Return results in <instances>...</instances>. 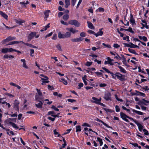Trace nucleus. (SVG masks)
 <instances>
[{
    "label": "nucleus",
    "instance_id": "e2e57ef3",
    "mask_svg": "<svg viewBox=\"0 0 149 149\" xmlns=\"http://www.w3.org/2000/svg\"><path fill=\"white\" fill-rule=\"evenodd\" d=\"M83 84L82 83H79L78 84L79 87L78 88L79 89H80L81 87L83 86Z\"/></svg>",
    "mask_w": 149,
    "mask_h": 149
},
{
    "label": "nucleus",
    "instance_id": "4468645a",
    "mask_svg": "<svg viewBox=\"0 0 149 149\" xmlns=\"http://www.w3.org/2000/svg\"><path fill=\"white\" fill-rule=\"evenodd\" d=\"M135 124L138 126L139 131L140 132H142V130H143V126L138 121L137 122H136Z\"/></svg>",
    "mask_w": 149,
    "mask_h": 149
},
{
    "label": "nucleus",
    "instance_id": "774afa93",
    "mask_svg": "<svg viewBox=\"0 0 149 149\" xmlns=\"http://www.w3.org/2000/svg\"><path fill=\"white\" fill-rule=\"evenodd\" d=\"M80 36L82 37H85L86 36V33L84 32H82L80 33Z\"/></svg>",
    "mask_w": 149,
    "mask_h": 149
},
{
    "label": "nucleus",
    "instance_id": "680f3d73",
    "mask_svg": "<svg viewBox=\"0 0 149 149\" xmlns=\"http://www.w3.org/2000/svg\"><path fill=\"white\" fill-rule=\"evenodd\" d=\"M36 90H37V92H38V95L40 96L41 97L42 95V93H41V92H40V90H39L38 89H36Z\"/></svg>",
    "mask_w": 149,
    "mask_h": 149
},
{
    "label": "nucleus",
    "instance_id": "58836bf2",
    "mask_svg": "<svg viewBox=\"0 0 149 149\" xmlns=\"http://www.w3.org/2000/svg\"><path fill=\"white\" fill-rule=\"evenodd\" d=\"M1 52L2 53H6L7 52H8V48H3L2 49Z\"/></svg>",
    "mask_w": 149,
    "mask_h": 149
},
{
    "label": "nucleus",
    "instance_id": "cd10ccee",
    "mask_svg": "<svg viewBox=\"0 0 149 149\" xmlns=\"http://www.w3.org/2000/svg\"><path fill=\"white\" fill-rule=\"evenodd\" d=\"M87 76L86 75H84L82 78V80L85 85H87V83L86 81Z\"/></svg>",
    "mask_w": 149,
    "mask_h": 149
},
{
    "label": "nucleus",
    "instance_id": "20e7f679",
    "mask_svg": "<svg viewBox=\"0 0 149 149\" xmlns=\"http://www.w3.org/2000/svg\"><path fill=\"white\" fill-rule=\"evenodd\" d=\"M104 98L106 100H111V95L110 92H109L105 93L104 97Z\"/></svg>",
    "mask_w": 149,
    "mask_h": 149
},
{
    "label": "nucleus",
    "instance_id": "864d4df0",
    "mask_svg": "<svg viewBox=\"0 0 149 149\" xmlns=\"http://www.w3.org/2000/svg\"><path fill=\"white\" fill-rule=\"evenodd\" d=\"M16 49H13L12 48H8V52L16 51Z\"/></svg>",
    "mask_w": 149,
    "mask_h": 149
},
{
    "label": "nucleus",
    "instance_id": "39448f33",
    "mask_svg": "<svg viewBox=\"0 0 149 149\" xmlns=\"http://www.w3.org/2000/svg\"><path fill=\"white\" fill-rule=\"evenodd\" d=\"M15 38L14 37L9 36L6 39L3 40L2 41V43L3 44H6V42H8L11 40L15 39Z\"/></svg>",
    "mask_w": 149,
    "mask_h": 149
},
{
    "label": "nucleus",
    "instance_id": "f8f14e48",
    "mask_svg": "<svg viewBox=\"0 0 149 149\" xmlns=\"http://www.w3.org/2000/svg\"><path fill=\"white\" fill-rule=\"evenodd\" d=\"M59 113H58L56 115L55 114V112L53 111H49L47 115H51L52 116L56 118V117H58V114Z\"/></svg>",
    "mask_w": 149,
    "mask_h": 149
},
{
    "label": "nucleus",
    "instance_id": "6ab92c4d",
    "mask_svg": "<svg viewBox=\"0 0 149 149\" xmlns=\"http://www.w3.org/2000/svg\"><path fill=\"white\" fill-rule=\"evenodd\" d=\"M113 61V60L111 59L108 61H105L104 62V64L105 65L110 64V65H114V63L112 62V61Z\"/></svg>",
    "mask_w": 149,
    "mask_h": 149
},
{
    "label": "nucleus",
    "instance_id": "9b49d317",
    "mask_svg": "<svg viewBox=\"0 0 149 149\" xmlns=\"http://www.w3.org/2000/svg\"><path fill=\"white\" fill-rule=\"evenodd\" d=\"M131 110L133 112V114L134 115H135V113L139 115H143L144 114V113L141 111H137L135 109H132V108L131 109Z\"/></svg>",
    "mask_w": 149,
    "mask_h": 149
},
{
    "label": "nucleus",
    "instance_id": "69168bd1",
    "mask_svg": "<svg viewBox=\"0 0 149 149\" xmlns=\"http://www.w3.org/2000/svg\"><path fill=\"white\" fill-rule=\"evenodd\" d=\"M52 108L53 109L55 110L56 111H59V109H58L56 107H55L54 106H52Z\"/></svg>",
    "mask_w": 149,
    "mask_h": 149
},
{
    "label": "nucleus",
    "instance_id": "bb28decb",
    "mask_svg": "<svg viewBox=\"0 0 149 149\" xmlns=\"http://www.w3.org/2000/svg\"><path fill=\"white\" fill-rule=\"evenodd\" d=\"M87 23H88V26L89 27V28L91 29H94V26L92 24L91 22H87Z\"/></svg>",
    "mask_w": 149,
    "mask_h": 149
},
{
    "label": "nucleus",
    "instance_id": "4c0bfd02",
    "mask_svg": "<svg viewBox=\"0 0 149 149\" xmlns=\"http://www.w3.org/2000/svg\"><path fill=\"white\" fill-rule=\"evenodd\" d=\"M71 35V33L70 32H67L65 34V37L69 38L70 37Z\"/></svg>",
    "mask_w": 149,
    "mask_h": 149
},
{
    "label": "nucleus",
    "instance_id": "c756f323",
    "mask_svg": "<svg viewBox=\"0 0 149 149\" xmlns=\"http://www.w3.org/2000/svg\"><path fill=\"white\" fill-rule=\"evenodd\" d=\"M39 101V103L38 104H36V105L37 107L41 108L42 107V105L43 104L42 102L40 101Z\"/></svg>",
    "mask_w": 149,
    "mask_h": 149
},
{
    "label": "nucleus",
    "instance_id": "4d7b16f0",
    "mask_svg": "<svg viewBox=\"0 0 149 149\" xmlns=\"http://www.w3.org/2000/svg\"><path fill=\"white\" fill-rule=\"evenodd\" d=\"M30 56H33V54L34 52V50L33 49H30Z\"/></svg>",
    "mask_w": 149,
    "mask_h": 149
},
{
    "label": "nucleus",
    "instance_id": "052dcab7",
    "mask_svg": "<svg viewBox=\"0 0 149 149\" xmlns=\"http://www.w3.org/2000/svg\"><path fill=\"white\" fill-rule=\"evenodd\" d=\"M92 62H91L88 61L86 63V65L87 66H89L92 64Z\"/></svg>",
    "mask_w": 149,
    "mask_h": 149
},
{
    "label": "nucleus",
    "instance_id": "a19ab883",
    "mask_svg": "<svg viewBox=\"0 0 149 149\" xmlns=\"http://www.w3.org/2000/svg\"><path fill=\"white\" fill-rule=\"evenodd\" d=\"M125 31H129L132 33H134V31L132 30V29L130 27H129L128 29H126Z\"/></svg>",
    "mask_w": 149,
    "mask_h": 149
},
{
    "label": "nucleus",
    "instance_id": "1a4fd4ad",
    "mask_svg": "<svg viewBox=\"0 0 149 149\" xmlns=\"http://www.w3.org/2000/svg\"><path fill=\"white\" fill-rule=\"evenodd\" d=\"M41 79L42 82V85L45 84L49 82L48 80L49 78L47 76H45V77H42L41 78Z\"/></svg>",
    "mask_w": 149,
    "mask_h": 149
},
{
    "label": "nucleus",
    "instance_id": "de8ad7c7",
    "mask_svg": "<svg viewBox=\"0 0 149 149\" xmlns=\"http://www.w3.org/2000/svg\"><path fill=\"white\" fill-rule=\"evenodd\" d=\"M56 47L57 48V49L59 50L60 51H62V49H61V46L60 44H58L56 46Z\"/></svg>",
    "mask_w": 149,
    "mask_h": 149
},
{
    "label": "nucleus",
    "instance_id": "bf43d9fd",
    "mask_svg": "<svg viewBox=\"0 0 149 149\" xmlns=\"http://www.w3.org/2000/svg\"><path fill=\"white\" fill-rule=\"evenodd\" d=\"M115 98H116V99L118 101H120V102H122L123 101L121 99H119V98H118L116 95H115Z\"/></svg>",
    "mask_w": 149,
    "mask_h": 149
},
{
    "label": "nucleus",
    "instance_id": "6e6d98bb",
    "mask_svg": "<svg viewBox=\"0 0 149 149\" xmlns=\"http://www.w3.org/2000/svg\"><path fill=\"white\" fill-rule=\"evenodd\" d=\"M6 104V105L8 106V108H9L10 107V105L9 103H7L5 101H3L2 103V104Z\"/></svg>",
    "mask_w": 149,
    "mask_h": 149
},
{
    "label": "nucleus",
    "instance_id": "423d86ee",
    "mask_svg": "<svg viewBox=\"0 0 149 149\" xmlns=\"http://www.w3.org/2000/svg\"><path fill=\"white\" fill-rule=\"evenodd\" d=\"M124 44L125 46L127 47H130L132 48H139V47L138 46L135 45L131 42H129L128 44L124 43Z\"/></svg>",
    "mask_w": 149,
    "mask_h": 149
},
{
    "label": "nucleus",
    "instance_id": "09e8293b",
    "mask_svg": "<svg viewBox=\"0 0 149 149\" xmlns=\"http://www.w3.org/2000/svg\"><path fill=\"white\" fill-rule=\"evenodd\" d=\"M142 131L143 132L145 135H149L148 131L146 130L143 129Z\"/></svg>",
    "mask_w": 149,
    "mask_h": 149
},
{
    "label": "nucleus",
    "instance_id": "8fccbe9b",
    "mask_svg": "<svg viewBox=\"0 0 149 149\" xmlns=\"http://www.w3.org/2000/svg\"><path fill=\"white\" fill-rule=\"evenodd\" d=\"M26 45H27L28 46H29L30 47H33V48H37V47L36 46L33 45H31V44L27 43L26 44Z\"/></svg>",
    "mask_w": 149,
    "mask_h": 149
},
{
    "label": "nucleus",
    "instance_id": "6e6552de",
    "mask_svg": "<svg viewBox=\"0 0 149 149\" xmlns=\"http://www.w3.org/2000/svg\"><path fill=\"white\" fill-rule=\"evenodd\" d=\"M120 116L121 118L122 119L125 121L126 122H129V120L127 119V118H128V116L126 115L124 113L122 112L120 113Z\"/></svg>",
    "mask_w": 149,
    "mask_h": 149
},
{
    "label": "nucleus",
    "instance_id": "5701e85b",
    "mask_svg": "<svg viewBox=\"0 0 149 149\" xmlns=\"http://www.w3.org/2000/svg\"><path fill=\"white\" fill-rule=\"evenodd\" d=\"M58 36L59 38H65V34L62 33L61 32H59L58 34Z\"/></svg>",
    "mask_w": 149,
    "mask_h": 149
},
{
    "label": "nucleus",
    "instance_id": "13d9d810",
    "mask_svg": "<svg viewBox=\"0 0 149 149\" xmlns=\"http://www.w3.org/2000/svg\"><path fill=\"white\" fill-rule=\"evenodd\" d=\"M113 47L116 48H119L120 46L117 44H114L113 45Z\"/></svg>",
    "mask_w": 149,
    "mask_h": 149
},
{
    "label": "nucleus",
    "instance_id": "a211bd4d",
    "mask_svg": "<svg viewBox=\"0 0 149 149\" xmlns=\"http://www.w3.org/2000/svg\"><path fill=\"white\" fill-rule=\"evenodd\" d=\"M102 29H100L98 32L95 34V35L96 37H97L99 36H102L103 34V32L102 31Z\"/></svg>",
    "mask_w": 149,
    "mask_h": 149
},
{
    "label": "nucleus",
    "instance_id": "2eb2a0df",
    "mask_svg": "<svg viewBox=\"0 0 149 149\" xmlns=\"http://www.w3.org/2000/svg\"><path fill=\"white\" fill-rule=\"evenodd\" d=\"M140 103L145 105H148L149 104V101L146 100L144 99H143L142 101L140 102Z\"/></svg>",
    "mask_w": 149,
    "mask_h": 149
},
{
    "label": "nucleus",
    "instance_id": "a18cd8bd",
    "mask_svg": "<svg viewBox=\"0 0 149 149\" xmlns=\"http://www.w3.org/2000/svg\"><path fill=\"white\" fill-rule=\"evenodd\" d=\"M102 69L104 70L105 72H107L110 73L111 75V73H113L110 72V71L108 69H107L105 68L104 67L102 68Z\"/></svg>",
    "mask_w": 149,
    "mask_h": 149
},
{
    "label": "nucleus",
    "instance_id": "c85d7f7f",
    "mask_svg": "<svg viewBox=\"0 0 149 149\" xmlns=\"http://www.w3.org/2000/svg\"><path fill=\"white\" fill-rule=\"evenodd\" d=\"M3 58H9L10 59L11 58H14V56L12 55H8L7 54H6L4 56Z\"/></svg>",
    "mask_w": 149,
    "mask_h": 149
},
{
    "label": "nucleus",
    "instance_id": "0e129e2a",
    "mask_svg": "<svg viewBox=\"0 0 149 149\" xmlns=\"http://www.w3.org/2000/svg\"><path fill=\"white\" fill-rule=\"evenodd\" d=\"M141 107L142 110L146 111V110L147 107L143 105H141Z\"/></svg>",
    "mask_w": 149,
    "mask_h": 149
},
{
    "label": "nucleus",
    "instance_id": "ddd939ff",
    "mask_svg": "<svg viewBox=\"0 0 149 149\" xmlns=\"http://www.w3.org/2000/svg\"><path fill=\"white\" fill-rule=\"evenodd\" d=\"M19 103V102L17 100H15L14 103V108H15L17 110H19V108L18 105Z\"/></svg>",
    "mask_w": 149,
    "mask_h": 149
},
{
    "label": "nucleus",
    "instance_id": "f257e3e1",
    "mask_svg": "<svg viewBox=\"0 0 149 149\" xmlns=\"http://www.w3.org/2000/svg\"><path fill=\"white\" fill-rule=\"evenodd\" d=\"M111 76L112 78L113 79L117 78L122 81H124L125 80L124 76L118 73H116V74L111 73Z\"/></svg>",
    "mask_w": 149,
    "mask_h": 149
},
{
    "label": "nucleus",
    "instance_id": "ea45409f",
    "mask_svg": "<svg viewBox=\"0 0 149 149\" xmlns=\"http://www.w3.org/2000/svg\"><path fill=\"white\" fill-rule=\"evenodd\" d=\"M76 132H80L81 131V128L80 125L76 126Z\"/></svg>",
    "mask_w": 149,
    "mask_h": 149
},
{
    "label": "nucleus",
    "instance_id": "5fc2aeb1",
    "mask_svg": "<svg viewBox=\"0 0 149 149\" xmlns=\"http://www.w3.org/2000/svg\"><path fill=\"white\" fill-rule=\"evenodd\" d=\"M122 59L123 60V63L125 64L126 62V58L123 56H122Z\"/></svg>",
    "mask_w": 149,
    "mask_h": 149
},
{
    "label": "nucleus",
    "instance_id": "f03ea898",
    "mask_svg": "<svg viewBox=\"0 0 149 149\" xmlns=\"http://www.w3.org/2000/svg\"><path fill=\"white\" fill-rule=\"evenodd\" d=\"M36 32H32L30 33L28 36V41L31 40L34 37L36 38H38L39 37L40 34H38Z\"/></svg>",
    "mask_w": 149,
    "mask_h": 149
},
{
    "label": "nucleus",
    "instance_id": "dca6fc26",
    "mask_svg": "<svg viewBox=\"0 0 149 149\" xmlns=\"http://www.w3.org/2000/svg\"><path fill=\"white\" fill-rule=\"evenodd\" d=\"M130 21L132 23V26H134L136 24L135 22V20L134 19L133 15L132 14H131L130 15Z\"/></svg>",
    "mask_w": 149,
    "mask_h": 149
},
{
    "label": "nucleus",
    "instance_id": "4be33fe9",
    "mask_svg": "<svg viewBox=\"0 0 149 149\" xmlns=\"http://www.w3.org/2000/svg\"><path fill=\"white\" fill-rule=\"evenodd\" d=\"M60 82H62L65 85H67L68 84V82L64 78H62L59 80Z\"/></svg>",
    "mask_w": 149,
    "mask_h": 149
},
{
    "label": "nucleus",
    "instance_id": "412c9836",
    "mask_svg": "<svg viewBox=\"0 0 149 149\" xmlns=\"http://www.w3.org/2000/svg\"><path fill=\"white\" fill-rule=\"evenodd\" d=\"M138 37L141 40H142L145 42L147 41L148 39L146 36H139Z\"/></svg>",
    "mask_w": 149,
    "mask_h": 149
},
{
    "label": "nucleus",
    "instance_id": "f704fd0d",
    "mask_svg": "<svg viewBox=\"0 0 149 149\" xmlns=\"http://www.w3.org/2000/svg\"><path fill=\"white\" fill-rule=\"evenodd\" d=\"M0 14L5 19H7L8 17V16L5 14L4 13H3L1 11H0Z\"/></svg>",
    "mask_w": 149,
    "mask_h": 149
},
{
    "label": "nucleus",
    "instance_id": "3c124183",
    "mask_svg": "<svg viewBox=\"0 0 149 149\" xmlns=\"http://www.w3.org/2000/svg\"><path fill=\"white\" fill-rule=\"evenodd\" d=\"M103 109L107 112H111L112 111L109 109H107L105 108H103Z\"/></svg>",
    "mask_w": 149,
    "mask_h": 149
},
{
    "label": "nucleus",
    "instance_id": "e433bc0d",
    "mask_svg": "<svg viewBox=\"0 0 149 149\" xmlns=\"http://www.w3.org/2000/svg\"><path fill=\"white\" fill-rule=\"evenodd\" d=\"M54 132L56 137H59L60 135L56 131V130H54Z\"/></svg>",
    "mask_w": 149,
    "mask_h": 149
},
{
    "label": "nucleus",
    "instance_id": "37998d69",
    "mask_svg": "<svg viewBox=\"0 0 149 149\" xmlns=\"http://www.w3.org/2000/svg\"><path fill=\"white\" fill-rule=\"evenodd\" d=\"M69 16L68 15H65L63 16V19L65 20H67L69 18Z\"/></svg>",
    "mask_w": 149,
    "mask_h": 149
},
{
    "label": "nucleus",
    "instance_id": "7ed1b4c3",
    "mask_svg": "<svg viewBox=\"0 0 149 149\" xmlns=\"http://www.w3.org/2000/svg\"><path fill=\"white\" fill-rule=\"evenodd\" d=\"M68 23L74 25L76 27H79L80 26V24L79 22L76 20H72L69 21Z\"/></svg>",
    "mask_w": 149,
    "mask_h": 149
},
{
    "label": "nucleus",
    "instance_id": "7c9ffc66",
    "mask_svg": "<svg viewBox=\"0 0 149 149\" xmlns=\"http://www.w3.org/2000/svg\"><path fill=\"white\" fill-rule=\"evenodd\" d=\"M65 7L67 8L70 4V0H65Z\"/></svg>",
    "mask_w": 149,
    "mask_h": 149
},
{
    "label": "nucleus",
    "instance_id": "603ef678",
    "mask_svg": "<svg viewBox=\"0 0 149 149\" xmlns=\"http://www.w3.org/2000/svg\"><path fill=\"white\" fill-rule=\"evenodd\" d=\"M128 118H129L130 120L133 121L135 123H136V122H137V121L136 120L132 118L129 116H128Z\"/></svg>",
    "mask_w": 149,
    "mask_h": 149
},
{
    "label": "nucleus",
    "instance_id": "0eeeda50",
    "mask_svg": "<svg viewBox=\"0 0 149 149\" xmlns=\"http://www.w3.org/2000/svg\"><path fill=\"white\" fill-rule=\"evenodd\" d=\"M66 29L67 31H70L71 33H72L73 34L77 33L79 32L78 30H76L75 29L72 27L67 28Z\"/></svg>",
    "mask_w": 149,
    "mask_h": 149
},
{
    "label": "nucleus",
    "instance_id": "2f4dec72",
    "mask_svg": "<svg viewBox=\"0 0 149 149\" xmlns=\"http://www.w3.org/2000/svg\"><path fill=\"white\" fill-rule=\"evenodd\" d=\"M50 12L49 10H46L44 12V14L45 15V18H47L49 17V13Z\"/></svg>",
    "mask_w": 149,
    "mask_h": 149
},
{
    "label": "nucleus",
    "instance_id": "473e14b6",
    "mask_svg": "<svg viewBox=\"0 0 149 149\" xmlns=\"http://www.w3.org/2000/svg\"><path fill=\"white\" fill-rule=\"evenodd\" d=\"M97 141L99 142L100 146H101L103 144L102 139L99 137L97 138Z\"/></svg>",
    "mask_w": 149,
    "mask_h": 149
},
{
    "label": "nucleus",
    "instance_id": "49530a36",
    "mask_svg": "<svg viewBox=\"0 0 149 149\" xmlns=\"http://www.w3.org/2000/svg\"><path fill=\"white\" fill-rule=\"evenodd\" d=\"M118 67L119 68L121 72L123 73L125 72V70L124 68H123L122 67L120 66H118Z\"/></svg>",
    "mask_w": 149,
    "mask_h": 149
},
{
    "label": "nucleus",
    "instance_id": "72a5a7b5",
    "mask_svg": "<svg viewBox=\"0 0 149 149\" xmlns=\"http://www.w3.org/2000/svg\"><path fill=\"white\" fill-rule=\"evenodd\" d=\"M82 40V39L81 38H79L76 39H73L72 40L74 42H78L79 41H81Z\"/></svg>",
    "mask_w": 149,
    "mask_h": 149
},
{
    "label": "nucleus",
    "instance_id": "c03bdc74",
    "mask_svg": "<svg viewBox=\"0 0 149 149\" xmlns=\"http://www.w3.org/2000/svg\"><path fill=\"white\" fill-rule=\"evenodd\" d=\"M128 51L130 53L134 54H136V53L135 51L134 50V49H128Z\"/></svg>",
    "mask_w": 149,
    "mask_h": 149
},
{
    "label": "nucleus",
    "instance_id": "393cba45",
    "mask_svg": "<svg viewBox=\"0 0 149 149\" xmlns=\"http://www.w3.org/2000/svg\"><path fill=\"white\" fill-rule=\"evenodd\" d=\"M15 22L17 24L20 25L22 23L24 22V20H22L21 19H16L15 20Z\"/></svg>",
    "mask_w": 149,
    "mask_h": 149
},
{
    "label": "nucleus",
    "instance_id": "b1692460",
    "mask_svg": "<svg viewBox=\"0 0 149 149\" xmlns=\"http://www.w3.org/2000/svg\"><path fill=\"white\" fill-rule=\"evenodd\" d=\"M142 24L143 25V27H145L146 29H148V27L147 25V23L146 22L145 20H142Z\"/></svg>",
    "mask_w": 149,
    "mask_h": 149
},
{
    "label": "nucleus",
    "instance_id": "79ce46f5",
    "mask_svg": "<svg viewBox=\"0 0 149 149\" xmlns=\"http://www.w3.org/2000/svg\"><path fill=\"white\" fill-rule=\"evenodd\" d=\"M29 2L28 1H27L26 2H20V3L22 5H23L24 6H25L26 5L29 4Z\"/></svg>",
    "mask_w": 149,
    "mask_h": 149
},
{
    "label": "nucleus",
    "instance_id": "9d476101",
    "mask_svg": "<svg viewBox=\"0 0 149 149\" xmlns=\"http://www.w3.org/2000/svg\"><path fill=\"white\" fill-rule=\"evenodd\" d=\"M92 99L93 100H91V102L93 103H96L97 104H98L99 102H100L101 101V98H100L99 99H98L95 97H93Z\"/></svg>",
    "mask_w": 149,
    "mask_h": 149
},
{
    "label": "nucleus",
    "instance_id": "a878e982",
    "mask_svg": "<svg viewBox=\"0 0 149 149\" xmlns=\"http://www.w3.org/2000/svg\"><path fill=\"white\" fill-rule=\"evenodd\" d=\"M20 42H19L17 41H14L13 42H10L9 43L7 44L6 45H13V44H17L18 43H19Z\"/></svg>",
    "mask_w": 149,
    "mask_h": 149
},
{
    "label": "nucleus",
    "instance_id": "aec40b11",
    "mask_svg": "<svg viewBox=\"0 0 149 149\" xmlns=\"http://www.w3.org/2000/svg\"><path fill=\"white\" fill-rule=\"evenodd\" d=\"M96 121H97L99 122H101L102 123L104 126H105L107 128H111V127L109 126L107 124L104 123L103 121H102L101 120L99 119L98 118H97L96 120Z\"/></svg>",
    "mask_w": 149,
    "mask_h": 149
},
{
    "label": "nucleus",
    "instance_id": "f3484780",
    "mask_svg": "<svg viewBox=\"0 0 149 149\" xmlns=\"http://www.w3.org/2000/svg\"><path fill=\"white\" fill-rule=\"evenodd\" d=\"M21 61L23 63L22 66L23 67L26 69H28V68L26 65L25 60L24 59H22L21 60Z\"/></svg>",
    "mask_w": 149,
    "mask_h": 149
},
{
    "label": "nucleus",
    "instance_id": "c9c22d12",
    "mask_svg": "<svg viewBox=\"0 0 149 149\" xmlns=\"http://www.w3.org/2000/svg\"><path fill=\"white\" fill-rule=\"evenodd\" d=\"M9 123L15 129L18 128V127L17 126V125L15 124L10 122H9Z\"/></svg>",
    "mask_w": 149,
    "mask_h": 149
},
{
    "label": "nucleus",
    "instance_id": "338daca9",
    "mask_svg": "<svg viewBox=\"0 0 149 149\" xmlns=\"http://www.w3.org/2000/svg\"><path fill=\"white\" fill-rule=\"evenodd\" d=\"M116 111L117 112H118L120 111V108L119 107L117 106L116 105L115 106Z\"/></svg>",
    "mask_w": 149,
    "mask_h": 149
}]
</instances>
